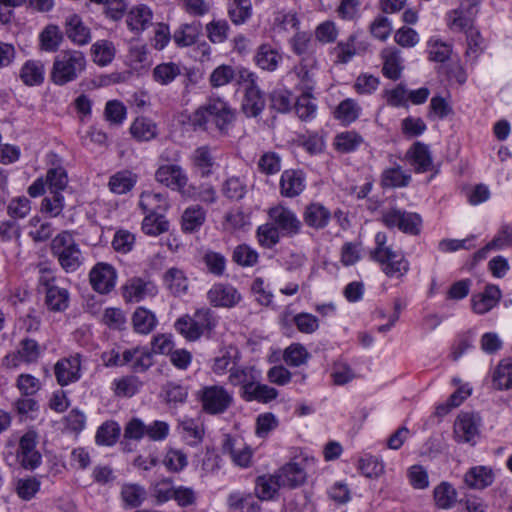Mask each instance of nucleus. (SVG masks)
<instances>
[{"mask_svg":"<svg viewBox=\"0 0 512 512\" xmlns=\"http://www.w3.org/2000/svg\"><path fill=\"white\" fill-rule=\"evenodd\" d=\"M235 119V114L229 105L220 98H210L208 102L195 111L192 124L195 127L206 128L212 122L221 132H227Z\"/></svg>","mask_w":512,"mask_h":512,"instance_id":"1","label":"nucleus"},{"mask_svg":"<svg viewBox=\"0 0 512 512\" xmlns=\"http://www.w3.org/2000/svg\"><path fill=\"white\" fill-rule=\"evenodd\" d=\"M86 57L79 50L61 51L54 59L51 80L56 85H65L76 80L86 69Z\"/></svg>","mask_w":512,"mask_h":512,"instance_id":"2","label":"nucleus"},{"mask_svg":"<svg viewBox=\"0 0 512 512\" xmlns=\"http://www.w3.org/2000/svg\"><path fill=\"white\" fill-rule=\"evenodd\" d=\"M51 253L61 268L67 272L76 271L83 263V255L71 233L63 231L51 242Z\"/></svg>","mask_w":512,"mask_h":512,"instance_id":"3","label":"nucleus"},{"mask_svg":"<svg viewBox=\"0 0 512 512\" xmlns=\"http://www.w3.org/2000/svg\"><path fill=\"white\" fill-rule=\"evenodd\" d=\"M39 286L45 294V305L53 312H62L69 306V291L59 286L58 279L54 272L48 268H40Z\"/></svg>","mask_w":512,"mask_h":512,"instance_id":"4","label":"nucleus"},{"mask_svg":"<svg viewBox=\"0 0 512 512\" xmlns=\"http://www.w3.org/2000/svg\"><path fill=\"white\" fill-rule=\"evenodd\" d=\"M202 409L207 414L224 413L233 402V394L222 385H207L199 391Z\"/></svg>","mask_w":512,"mask_h":512,"instance_id":"5","label":"nucleus"},{"mask_svg":"<svg viewBox=\"0 0 512 512\" xmlns=\"http://www.w3.org/2000/svg\"><path fill=\"white\" fill-rule=\"evenodd\" d=\"M382 222L388 228L397 227L406 234L418 235L421 230L422 219L417 213L392 208L383 213Z\"/></svg>","mask_w":512,"mask_h":512,"instance_id":"6","label":"nucleus"},{"mask_svg":"<svg viewBox=\"0 0 512 512\" xmlns=\"http://www.w3.org/2000/svg\"><path fill=\"white\" fill-rule=\"evenodd\" d=\"M44 351V347L31 338H24L20 341L18 350L15 353L4 357L2 365L6 368H16L20 363L36 362Z\"/></svg>","mask_w":512,"mask_h":512,"instance_id":"7","label":"nucleus"},{"mask_svg":"<svg viewBox=\"0 0 512 512\" xmlns=\"http://www.w3.org/2000/svg\"><path fill=\"white\" fill-rule=\"evenodd\" d=\"M481 418L471 412L460 413L454 422V438L459 443L474 444L479 436Z\"/></svg>","mask_w":512,"mask_h":512,"instance_id":"8","label":"nucleus"},{"mask_svg":"<svg viewBox=\"0 0 512 512\" xmlns=\"http://www.w3.org/2000/svg\"><path fill=\"white\" fill-rule=\"evenodd\" d=\"M36 445L37 435L34 431H28L20 438L17 460L26 470H34L42 462V456L36 449Z\"/></svg>","mask_w":512,"mask_h":512,"instance_id":"9","label":"nucleus"},{"mask_svg":"<svg viewBox=\"0 0 512 512\" xmlns=\"http://www.w3.org/2000/svg\"><path fill=\"white\" fill-rule=\"evenodd\" d=\"M155 179L157 182L165 185L166 187L176 190L183 195H190L186 191L188 185V176L183 168L179 165H162L155 173Z\"/></svg>","mask_w":512,"mask_h":512,"instance_id":"10","label":"nucleus"},{"mask_svg":"<svg viewBox=\"0 0 512 512\" xmlns=\"http://www.w3.org/2000/svg\"><path fill=\"white\" fill-rule=\"evenodd\" d=\"M268 215L272 224L283 235L294 236L300 233L302 223L291 209L278 205L270 208Z\"/></svg>","mask_w":512,"mask_h":512,"instance_id":"11","label":"nucleus"},{"mask_svg":"<svg viewBox=\"0 0 512 512\" xmlns=\"http://www.w3.org/2000/svg\"><path fill=\"white\" fill-rule=\"evenodd\" d=\"M89 280L96 292L108 294L116 285L117 271L111 264L99 262L90 270Z\"/></svg>","mask_w":512,"mask_h":512,"instance_id":"12","label":"nucleus"},{"mask_svg":"<svg viewBox=\"0 0 512 512\" xmlns=\"http://www.w3.org/2000/svg\"><path fill=\"white\" fill-rule=\"evenodd\" d=\"M158 293L157 286L152 281L139 277L129 279L122 287V296L126 302L138 303L152 298Z\"/></svg>","mask_w":512,"mask_h":512,"instance_id":"13","label":"nucleus"},{"mask_svg":"<svg viewBox=\"0 0 512 512\" xmlns=\"http://www.w3.org/2000/svg\"><path fill=\"white\" fill-rule=\"evenodd\" d=\"M223 454L229 455L233 463L241 468L251 464L252 449L241 438L225 435L222 443Z\"/></svg>","mask_w":512,"mask_h":512,"instance_id":"14","label":"nucleus"},{"mask_svg":"<svg viewBox=\"0 0 512 512\" xmlns=\"http://www.w3.org/2000/svg\"><path fill=\"white\" fill-rule=\"evenodd\" d=\"M390 278H400L409 271V262L400 251L390 249L374 258Z\"/></svg>","mask_w":512,"mask_h":512,"instance_id":"15","label":"nucleus"},{"mask_svg":"<svg viewBox=\"0 0 512 512\" xmlns=\"http://www.w3.org/2000/svg\"><path fill=\"white\" fill-rule=\"evenodd\" d=\"M54 374L60 386H67L81 378V358L79 354L62 358L54 365Z\"/></svg>","mask_w":512,"mask_h":512,"instance_id":"16","label":"nucleus"},{"mask_svg":"<svg viewBox=\"0 0 512 512\" xmlns=\"http://www.w3.org/2000/svg\"><path fill=\"white\" fill-rule=\"evenodd\" d=\"M242 299L239 291L230 284H214L207 292V300L214 307L232 308Z\"/></svg>","mask_w":512,"mask_h":512,"instance_id":"17","label":"nucleus"},{"mask_svg":"<svg viewBox=\"0 0 512 512\" xmlns=\"http://www.w3.org/2000/svg\"><path fill=\"white\" fill-rule=\"evenodd\" d=\"M316 70L317 60L314 55L303 56L299 64L293 68V74L297 77L302 92H312L314 90Z\"/></svg>","mask_w":512,"mask_h":512,"instance_id":"18","label":"nucleus"},{"mask_svg":"<svg viewBox=\"0 0 512 512\" xmlns=\"http://www.w3.org/2000/svg\"><path fill=\"white\" fill-rule=\"evenodd\" d=\"M48 160L51 167L48 168L46 173V183L50 193H60L68 185V175L63 166H61V159L55 153L48 154Z\"/></svg>","mask_w":512,"mask_h":512,"instance_id":"19","label":"nucleus"},{"mask_svg":"<svg viewBox=\"0 0 512 512\" xmlns=\"http://www.w3.org/2000/svg\"><path fill=\"white\" fill-rule=\"evenodd\" d=\"M305 176L300 170H285L280 178V193L284 197L294 198L305 189Z\"/></svg>","mask_w":512,"mask_h":512,"instance_id":"20","label":"nucleus"},{"mask_svg":"<svg viewBox=\"0 0 512 512\" xmlns=\"http://www.w3.org/2000/svg\"><path fill=\"white\" fill-rule=\"evenodd\" d=\"M406 158L410 161L416 173L427 172L431 170L433 165L429 147L422 142H415L407 151Z\"/></svg>","mask_w":512,"mask_h":512,"instance_id":"21","label":"nucleus"},{"mask_svg":"<svg viewBox=\"0 0 512 512\" xmlns=\"http://www.w3.org/2000/svg\"><path fill=\"white\" fill-rule=\"evenodd\" d=\"M259 377L260 374L254 367L235 365L230 367L228 381L233 386H241V394H246Z\"/></svg>","mask_w":512,"mask_h":512,"instance_id":"22","label":"nucleus"},{"mask_svg":"<svg viewBox=\"0 0 512 512\" xmlns=\"http://www.w3.org/2000/svg\"><path fill=\"white\" fill-rule=\"evenodd\" d=\"M253 60L260 69L273 72L278 68L283 57L278 49L268 43H264L257 48Z\"/></svg>","mask_w":512,"mask_h":512,"instance_id":"23","label":"nucleus"},{"mask_svg":"<svg viewBox=\"0 0 512 512\" xmlns=\"http://www.w3.org/2000/svg\"><path fill=\"white\" fill-rule=\"evenodd\" d=\"M65 33L75 45L84 46L91 41L90 29L84 25L82 19L72 14L66 18Z\"/></svg>","mask_w":512,"mask_h":512,"instance_id":"24","label":"nucleus"},{"mask_svg":"<svg viewBox=\"0 0 512 512\" xmlns=\"http://www.w3.org/2000/svg\"><path fill=\"white\" fill-rule=\"evenodd\" d=\"M500 298V289L495 285H488L482 293L472 296V309L477 314H485L497 305Z\"/></svg>","mask_w":512,"mask_h":512,"instance_id":"25","label":"nucleus"},{"mask_svg":"<svg viewBox=\"0 0 512 512\" xmlns=\"http://www.w3.org/2000/svg\"><path fill=\"white\" fill-rule=\"evenodd\" d=\"M303 219L307 226L319 230L329 224L331 212L321 203H310L305 207Z\"/></svg>","mask_w":512,"mask_h":512,"instance_id":"26","label":"nucleus"},{"mask_svg":"<svg viewBox=\"0 0 512 512\" xmlns=\"http://www.w3.org/2000/svg\"><path fill=\"white\" fill-rule=\"evenodd\" d=\"M126 365L136 373H143L153 365V355L145 347L137 346L125 350Z\"/></svg>","mask_w":512,"mask_h":512,"instance_id":"27","label":"nucleus"},{"mask_svg":"<svg viewBox=\"0 0 512 512\" xmlns=\"http://www.w3.org/2000/svg\"><path fill=\"white\" fill-rule=\"evenodd\" d=\"M164 286L174 296H182L187 293L189 281L183 270L171 267L163 275Z\"/></svg>","mask_w":512,"mask_h":512,"instance_id":"28","label":"nucleus"},{"mask_svg":"<svg viewBox=\"0 0 512 512\" xmlns=\"http://www.w3.org/2000/svg\"><path fill=\"white\" fill-rule=\"evenodd\" d=\"M281 487L294 488L305 482L306 472L295 462L284 465L276 474Z\"/></svg>","mask_w":512,"mask_h":512,"instance_id":"29","label":"nucleus"},{"mask_svg":"<svg viewBox=\"0 0 512 512\" xmlns=\"http://www.w3.org/2000/svg\"><path fill=\"white\" fill-rule=\"evenodd\" d=\"M139 206L147 214L163 215L168 209L169 203L167 197L162 193L144 191L140 195Z\"/></svg>","mask_w":512,"mask_h":512,"instance_id":"30","label":"nucleus"},{"mask_svg":"<svg viewBox=\"0 0 512 512\" xmlns=\"http://www.w3.org/2000/svg\"><path fill=\"white\" fill-rule=\"evenodd\" d=\"M153 13L146 5L133 7L127 14L126 23L130 30L140 33L151 25Z\"/></svg>","mask_w":512,"mask_h":512,"instance_id":"31","label":"nucleus"},{"mask_svg":"<svg viewBox=\"0 0 512 512\" xmlns=\"http://www.w3.org/2000/svg\"><path fill=\"white\" fill-rule=\"evenodd\" d=\"M45 66L39 60L26 61L20 71L19 78L26 86H38L44 82Z\"/></svg>","mask_w":512,"mask_h":512,"instance_id":"32","label":"nucleus"},{"mask_svg":"<svg viewBox=\"0 0 512 512\" xmlns=\"http://www.w3.org/2000/svg\"><path fill=\"white\" fill-rule=\"evenodd\" d=\"M137 181V174L130 170H121L109 178L108 187L112 193L122 195L130 192Z\"/></svg>","mask_w":512,"mask_h":512,"instance_id":"33","label":"nucleus"},{"mask_svg":"<svg viewBox=\"0 0 512 512\" xmlns=\"http://www.w3.org/2000/svg\"><path fill=\"white\" fill-rule=\"evenodd\" d=\"M193 168L201 177H208L212 174L215 165V159L208 146H201L194 150L191 155Z\"/></svg>","mask_w":512,"mask_h":512,"instance_id":"34","label":"nucleus"},{"mask_svg":"<svg viewBox=\"0 0 512 512\" xmlns=\"http://www.w3.org/2000/svg\"><path fill=\"white\" fill-rule=\"evenodd\" d=\"M206 220V211L199 205L186 208L181 217V227L185 233L198 231Z\"/></svg>","mask_w":512,"mask_h":512,"instance_id":"35","label":"nucleus"},{"mask_svg":"<svg viewBox=\"0 0 512 512\" xmlns=\"http://www.w3.org/2000/svg\"><path fill=\"white\" fill-rule=\"evenodd\" d=\"M265 107V99L259 87L246 88L242 110L248 117H257Z\"/></svg>","mask_w":512,"mask_h":512,"instance_id":"36","label":"nucleus"},{"mask_svg":"<svg viewBox=\"0 0 512 512\" xmlns=\"http://www.w3.org/2000/svg\"><path fill=\"white\" fill-rule=\"evenodd\" d=\"M382 58L384 61L382 69L384 76L391 80L399 79L403 70L400 52L392 48H386L382 52Z\"/></svg>","mask_w":512,"mask_h":512,"instance_id":"37","label":"nucleus"},{"mask_svg":"<svg viewBox=\"0 0 512 512\" xmlns=\"http://www.w3.org/2000/svg\"><path fill=\"white\" fill-rule=\"evenodd\" d=\"M115 54V46L109 40L101 39L91 46L93 62L98 66L105 67L109 65L113 61Z\"/></svg>","mask_w":512,"mask_h":512,"instance_id":"38","label":"nucleus"},{"mask_svg":"<svg viewBox=\"0 0 512 512\" xmlns=\"http://www.w3.org/2000/svg\"><path fill=\"white\" fill-rule=\"evenodd\" d=\"M239 360V351L237 348L229 346L220 350L219 354L213 359L212 371L217 375H223L235 366Z\"/></svg>","mask_w":512,"mask_h":512,"instance_id":"39","label":"nucleus"},{"mask_svg":"<svg viewBox=\"0 0 512 512\" xmlns=\"http://www.w3.org/2000/svg\"><path fill=\"white\" fill-rule=\"evenodd\" d=\"M361 106L354 99L341 101L334 111V118L344 125L355 122L361 114Z\"/></svg>","mask_w":512,"mask_h":512,"instance_id":"40","label":"nucleus"},{"mask_svg":"<svg viewBox=\"0 0 512 512\" xmlns=\"http://www.w3.org/2000/svg\"><path fill=\"white\" fill-rule=\"evenodd\" d=\"M133 328L139 334H149L157 325V318L153 312L138 307L132 317Z\"/></svg>","mask_w":512,"mask_h":512,"instance_id":"41","label":"nucleus"},{"mask_svg":"<svg viewBox=\"0 0 512 512\" xmlns=\"http://www.w3.org/2000/svg\"><path fill=\"white\" fill-rule=\"evenodd\" d=\"M493 481L492 470L484 466L471 468L465 475V483L474 489H483L491 485Z\"/></svg>","mask_w":512,"mask_h":512,"instance_id":"42","label":"nucleus"},{"mask_svg":"<svg viewBox=\"0 0 512 512\" xmlns=\"http://www.w3.org/2000/svg\"><path fill=\"white\" fill-rule=\"evenodd\" d=\"M200 22L186 23L179 26L173 34V40L179 47H187L194 44L200 34Z\"/></svg>","mask_w":512,"mask_h":512,"instance_id":"43","label":"nucleus"},{"mask_svg":"<svg viewBox=\"0 0 512 512\" xmlns=\"http://www.w3.org/2000/svg\"><path fill=\"white\" fill-rule=\"evenodd\" d=\"M130 133L138 141H149L156 137L157 126L147 117H138L133 121Z\"/></svg>","mask_w":512,"mask_h":512,"instance_id":"44","label":"nucleus"},{"mask_svg":"<svg viewBox=\"0 0 512 512\" xmlns=\"http://www.w3.org/2000/svg\"><path fill=\"white\" fill-rule=\"evenodd\" d=\"M411 175L403 171L400 166L387 168L381 176V185L385 188H401L409 185Z\"/></svg>","mask_w":512,"mask_h":512,"instance_id":"45","label":"nucleus"},{"mask_svg":"<svg viewBox=\"0 0 512 512\" xmlns=\"http://www.w3.org/2000/svg\"><path fill=\"white\" fill-rule=\"evenodd\" d=\"M181 74V67L174 62L156 65L152 71L153 80L160 85H169Z\"/></svg>","mask_w":512,"mask_h":512,"instance_id":"46","label":"nucleus"},{"mask_svg":"<svg viewBox=\"0 0 512 512\" xmlns=\"http://www.w3.org/2000/svg\"><path fill=\"white\" fill-rule=\"evenodd\" d=\"M242 398L246 401H258L261 403H268L278 396V391L266 384H261L258 381L254 382L246 394H241Z\"/></svg>","mask_w":512,"mask_h":512,"instance_id":"47","label":"nucleus"},{"mask_svg":"<svg viewBox=\"0 0 512 512\" xmlns=\"http://www.w3.org/2000/svg\"><path fill=\"white\" fill-rule=\"evenodd\" d=\"M492 381L498 390L512 389V361H500L493 372Z\"/></svg>","mask_w":512,"mask_h":512,"instance_id":"48","label":"nucleus"},{"mask_svg":"<svg viewBox=\"0 0 512 512\" xmlns=\"http://www.w3.org/2000/svg\"><path fill=\"white\" fill-rule=\"evenodd\" d=\"M120 426L115 421H106L97 429L95 441L98 445L112 446L120 436Z\"/></svg>","mask_w":512,"mask_h":512,"instance_id":"49","label":"nucleus"},{"mask_svg":"<svg viewBox=\"0 0 512 512\" xmlns=\"http://www.w3.org/2000/svg\"><path fill=\"white\" fill-rule=\"evenodd\" d=\"M434 500L438 508L450 509L457 500V492L451 484L442 482L434 489Z\"/></svg>","mask_w":512,"mask_h":512,"instance_id":"50","label":"nucleus"},{"mask_svg":"<svg viewBox=\"0 0 512 512\" xmlns=\"http://www.w3.org/2000/svg\"><path fill=\"white\" fill-rule=\"evenodd\" d=\"M446 21L448 27L456 32H468L473 29V18L468 16L462 9H454L447 13Z\"/></svg>","mask_w":512,"mask_h":512,"instance_id":"51","label":"nucleus"},{"mask_svg":"<svg viewBox=\"0 0 512 512\" xmlns=\"http://www.w3.org/2000/svg\"><path fill=\"white\" fill-rule=\"evenodd\" d=\"M228 13L234 24L240 25L245 23L252 15L251 1L232 0L228 6Z\"/></svg>","mask_w":512,"mask_h":512,"instance_id":"52","label":"nucleus"},{"mask_svg":"<svg viewBox=\"0 0 512 512\" xmlns=\"http://www.w3.org/2000/svg\"><path fill=\"white\" fill-rule=\"evenodd\" d=\"M281 487L277 476H259L256 481L255 493L261 500H270Z\"/></svg>","mask_w":512,"mask_h":512,"instance_id":"53","label":"nucleus"},{"mask_svg":"<svg viewBox=\"0 0 512 512\" xmlns=\"http://www.w3.org/2000/svg\"><path fill=\"white\" fill-rule=\"evenodd\" d=\"M363 143V138L355 131H346L336 135L335 148L342 153L355 151Z\"/></svg>","mask_w":512,"mask_h":512,"instance_id":"54","label":"nucleus"},{"mask_svg":"<svg viewBox=\"0 0 512 512\" xmlns=\"http://www.w3.org/2000/svg\"><path fill=\"white\" fill-rule=\"evenodd\" d=\"M112 385L116 396L132 397L138 392L141 382L135 376H125L115 379Z\"/></svg>","mask_w":512,"mask_h":512,"instance_id":"55","label":"nucleus"},{"mask_svg":"<svg viewBox=\"0 0 512 512\" xmlns=\"http://www.w3.org/2000/svg\"><path fill=\"white\" fill-rule=\"evenodd\" d=\"M358 469L368 478H377L384 473V464L376 456L365 454L358 462Z\"/></svg>","mask_w":512,"mask_h":512,"instance_id":"56","label":"nucleus"},{"mask_svg":"<svg viewBox=\"0 0 512 512\" xmlns=\"http://www.w3.org/2000/svg\"><path fill=\"white\" fill-rule=\"evenodd\" d=\"M310 358V353L300 343H293L284 350L283 359L289 366L299 367Z\"/></svg>","mask_w":512,"mask_h":512,"instance_id":"57","label":"nucleus"},{"mask_svg":"<svg viewBox=\"0 0 512 512\" xmlns=\"http://www.w3.org/2000/svg\"><path fill=\"white\" fill-rule=\"evenodd\" d=\"M169 229V222L163 215L147 214L142 222V230L150 236H158Z\"/></svg>","mask_w":512,"mask_h":512,"instance_id":"58","label":"nucleus"},{"mask_svg":"<svg viewBox=\"0 0 512 512\" xmlns=\"http://www.w3.org/2000/svg\"><path fill=\"white\" fill-rule=\"evenodd\" d=\"M182 437L187 444L194 446L202 441L204 430L202 425L193 419H185L180 423Z\"/></svg>","mask_w":512,"mask_h":512,"instance_id":"59","label":"nucleus"},{"mask_svg":"<svg viewBox=\"0 0 512 512\" xmlns=\"http://www.w3.org/2000/svg\"><path fill=\"white\" fill-rule=\"evenodd\" d=\"M176 330L190 341L199 339L203 333L197 326V321L192 316L184 315L175 323Z\"/></svg>","mask_w":512,"mask_h":512,"instance_id":"60","label":"nucleus"},{"mask_svg":"<svg viewBox=\"0 0 512 512\" xmlns=\"http://www.w3.org/2000/svg\"><path fill=\"white\" fill-rule=\"evenodd\" d=\"M250 225V217L240 208L231 209L224 217L223 226L228 231H238Z\"/></svg>","mask_w":512,"mask_h":512,"instance_id":"61","label":"nucleus"},{"mask_svg":"<svg viewBox=\"0 0 512 512\" xmlns=\"http://www.w3.org/2000/svg\"><path fill=\"white\" fill-rule=\"evenodd\" d=\"M232 260L242 267H252L258 262V253L249 245L240 244L234 248Z\"/></svg>","mask_w":512,"mask_h":512,"instance_id":"62","label":"nucleus"},{"mask_svg":"<svg viewBox=\"0 0 512 512\" xmlns=\"http://www.w3.org/2000/svg\"><path fill=\"white\" fill-rule=\"evenodd\" d=\"M62 33L58 26L49 25L40 34L41 47L45 51H56L62 41Z\"/></svg>","mask_w":512,"mask_h":512,"instance_id":"63","label":"nucleus"},{"mask_svg":"<svg viewBox=\"0 0 512 512\" xmlns=\"http://www.w3.org/2000/svg\"><path fill=\"white\" fill-rule=\"evenodd\" d=\"M505 246H512V225H504L495 236L482 250L478 251L479 257H485L487 251L492 249H502Z\"/></svg>","mask_w":512,"mask_h":512,"instance_id":"64","label":"nucleus"}]
</instances>
